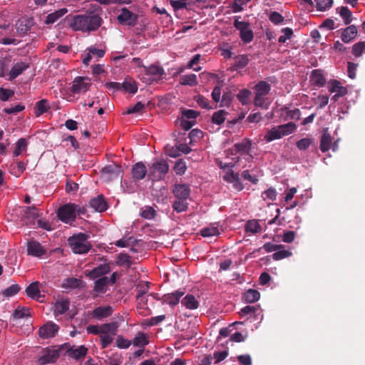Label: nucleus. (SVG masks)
<instances>
[{"instance_id": "nucleus-17", "label": "nucleus", "mask_w": 365, "mask_h": 365, "mask_svg": "<svg viewBox=\"0 0 365 365\" xmlns=\"http://www.w3.org/2000/svg\"><path fill=\"white\" fill-rule=\"evenodd\" d=\"M310 82L313 86L323 87L326 84L323 71L320 69L313 70L310 75Z\"/></svg>"}, {"instance_id": "nucleus-44", "label": "nucleus", "mask_w": 365, "mask_h": 365, "mask_svg": "<svg viewBox=\"0 0 365 365\" xmlns=\"http://www.w3.org/2000/svg\"><path fill=\"white\" fill-rule=\"evenodd\" d=\"M245 230L247 232L255 234L259 232L262 227L257 220H250L246 224Z\"/></svg>"}, {"instance_id": "nucleus-47", "label": "nucleus", "mask_w": 365, "mask_h": 365, "mask_svg": "<svg viewBox=\"0 0 365 365\" xmlns=\"http://www.w3.org/2000/svg\"><path fill=\"white\" fill-rule=\"evenodd\" d=\"M156 215H157V212H156L155 210L153 207H150V206L145 207L140 213V216L147 220L154 219Z\"/></svg>"}, {"instance_id": "nucleus-29", "label": "nucleus", "mask_w": 365, "mask_h": 365, "mask_svg": "<svg viewBox=\"0 0 365 365\" xmlns=\"http://www.w3.org/2000/svg\"><path fill=\"white\" fill-rule=\"evenodd\" d=\"M277 130H279V134L281 135V138L285 135H288L292 133H294L297 129V125L295 123L292 122H289L285 124H282L277 126Z\"/></svg>"}, {"instance_id": "nucleus-33", "label": "nucleus", "mask_w": 365, "mask_h": 365, "mask_svg": "<svg viewBox=\"0 0 365 365\" xmlns=\"http://www.w3.org/2000/svg\"><path fill=\"white\" fill-rule=\"evenodd\" d=\"M260 293L253 289H248L243 295V299L247 303H254L259 300Z\"/></svg>"}, {"instance_id": "nucleus-10", "label": "nucleus", "mask_w": 365, "mask_h": 365, "mask_svg": "<svg viewBox=\"0 0 365 365\" xmlns=\"http://www.w3.org/2000/svg\"><path fill=\"white\" fill-rule=\"evenodd\" d=\"M27 252L29 255L40 257L46 254V250L38 242L31 240L27 243Z\"/></svg>"}, {"instance_id": "nucleus-8", "label": "nucleus", "mask_w": 365, "mask_h": 365, "mask_svg": "<svg viewBox=\"0 0 365 365\" xmlns=\"http://www.w3.org/2000/svg\"><path fill=\"white\" fill-rule=\"evenodd\" d=\"M59 327L53 322H48L43 325L38 330L41 338L48 339L53 337L58 332Z\"/></svg>"}, {"instance_id": "nucleus-54", "label": "nucleus", "mask_w": 365, "mask_h": 365, "mask_svg": "<svg viewBox=\"0 0 365 365\" xmlns=\"http://www.w3.org/2000/svg\"><path fill=\"white\" fill-rule=\"evenodd\" d=\"M233 95L231 92H225L222 96L220 107H229L232 101Z\"/></svg>"}, {"instance_id": "nucleus-50", "label": "nucleus", "mask_w": 365, "mask_h": 365, "mask_svg": "<svg viewBox=\"0 0 365 365\" xmlns=\"http://www.w3.org/2000/svg\"><path fill=\"white\" fill-rule=\"evenodd\" d=\"M249 63V58L246 55H239L235 58L234 66L236 69L245 68Z\"/></svg>"}, {"instance_id": "nucleus-55", "label": "nucleus", "mask_w": 365, "mask_h": 365, "mask_svg": "<svg viewBox=\"0 0 365 365\" xmlns=\"http://www.w3.org/2000/svg\"><path fill=\"white\" fill-rule=\"evenodd\" d=\"M20 289L21 287L19 285L14 284L5 289L3 292V294L6 297H12L20 291Z\"/></svg>"}, {"instance_id": "nucleus-20", "label": "nucleus", "mask_w": 365, "mask_h": 365, "mask_svg": "<svg viewBox=\"0 0 365 365\" xmlns=\"http://www.w3.org/2000/svg\"><path fill=\"white\" fill-rule=\"evenodd\" d=\"M145 74L150 77V80L155 81L164 75L165 72L162 67L151 65L145 68Z\"/></svg>"}, {"instance_id": "nucleus-37", "label": "nucleus", "mask_w": 365, "mask_h": 365, "mask_svg": "<svg viewBox=\"0 0 365 365\" xmlns=\"http://www.w3.org/2000/svg\"><path fill=\"white\" fill-rule=\"evenodd\" d=\"M48 108V101L42 99L36 103L34 107V113L36 116H40L43 113L47 112Z\"/></svg>"}, {"instance_id": "nucleus-30", "label": "nucleus", "mask_w": 365, "mask_h": 365, "mask_svg": "<svg viewBox=\"0 0 365 365\" xmlns=\"http://www.w3.org/2000/svg\"><path fill=\"white\" fill-rule=\"evenodd\" d=\"M181 303L187 309H196L199 307V302L192 294L186 295L181 301Z\"/></svg>"}, {"instance_id": "nucleus-28", "label": "nucleus", "mask_w": 365, "mask_h": 365, "mask_svg": "<svg viewBox=\"0 0 365 365\" xmlns=\"http://www.w3.org/2000/svg\"><path fill=\"white\" fill-rule=\"evenodd\" d=\"M332 138L328 132H324L320 140L319 148L322 153L328 151L331 148Z\"/></svg>"}, {"instance_id": "nucleus-15", "label": "nucleus", "mask_w": 365, "mask_h": 365, "mask_svg": "<svg viewBox=\"0 0 365 365\" xmlns=\"http://www.w3.org/2000/svg\"><path fill=\"white\" fill-rule=\"evenodd\" d=\"M40 283L38 282H34L30 284L26 289V295L38 302H42L41 297H44V295H41L39 289Z\"/></svg>"}, {"instance_id": "nucleus-5", "label": "nucleus", "mask_w": 365, "mask_h": 365, "mask_svg": "<svg viewBox=\"0 0 365 365\" xmlns=\"http://www.w3.org/2000/svg\"><path fill=\"white\" fill-rule=\"evenodd\" d=\"M58 219L64 223L71 224L75 221V204L68 203L61 206L57 211Z\"/></svg>"}, {"instance_id": "nucleus-13", "label": "nucleus", "mask_w": 365, "mask_h": 365, "mask_svg": "<svg viewBox=\"0 0 365 365\" xmlns=\"http://www.w3.org/2000/svg\"><path fill=\"white\" fill-rule=\"evenodd\" d=\"M185 292L180 289L170 294H164L162 297L163 303H167L171 307L178 304L180 299L184 295Z\"/></svg>"}, {"instance_id": "nucleus-51", "label": "nucleus", "mask_w": 365, "mask_h": 365, "mask_svg": "<svg viewBox=\"0 0 365 365\" xmlns=\"http://www.w3.org/2000/svg\"><path fill=\"white\" fill-rule=\"evenodd\" d=\"M315 1L317 9L321 11L329 9L333 5V0H315Z\"/></svg>"}, {"instance_id": "nucleus-58", "label": "nucleus", "mask_w": 365, "mask_h": 365, "mask_svg": "<svg viewBox=\"0 0 365 365\" xmlns=\"http://www.w3.org/2000/svg\"><path fill=\"white\" fill-rule=\"evenodd\" d=\"M292 255V253L289 250H278L273 255L272 258L274 260H280L284 259L286 257H289Z\"/></svg>"}, {"instance_id": "nucleus-57", "label": "nucleus", "mask_w": 365, "mask_h": 365, "mask_svg": "<svg viewBox=\"0 0 365 365\" xmlns=\"http://www.w3.org/2000/svg\"><path fill=\"white\" fill-rule=\"evenodd\" d=\"M187 170L185 163L182 160H178L174 166V170L177 175H183Z\"/></svg>"}, {"instance_id": "nucleus-64", "label": "nucleus", "mask_w": 365, "mask_h": 365, "mask_svg": "<svg viewBox=\"0 0 365 365\" xmlns=\"http://www.w3.org/2000/svg\"><path fill=\"white\" fill-rule=\"evenodd\" d=\"M312 140L311 138H304L297 142V147L301 150H307L312 144Z\"/></svg>"}, {"instance_id": "nucleus-19", "label": "nucleus", "mask_w": 365, "mask_h": 365, "mask_svg": "<svg viewBox=\"0 0 365 365\" xmlns=\"http://www.w3.org/2000/svg\"><path fill=\"white\" fill-rule=\"evenodd\" d=\"M118 323L112 322L101 325L100 335H110L114 336L117 334Z\"/></svg>"}, {"instance_id": "nucleus-3", "label": "nucleus", "mask_w": 365, "mask_h": 365, "mask_svg": "<svg viewBox=\"0 0 365 365\" xmlns=\"http://www.w3.org/2000/svg\"><path fill=\"white\" fill-rule=\"evenodd\" d=\"M240 16H235L233 23L234 27L240 31V37L244 43H249L254 38V34L250 29V24L240 21Z\"/></svg>"}, {"instance_id": "nucleus-39", "label": "nucleus", "mask_w": 365, "mask_h": 365, "mask_svg": "<svg viewBox=\"0 0 365 365\" xmlns=\"http://www.w3.org/2000/svg\"><path fill=\"white\" fill-rule=\"evenodd\" d=\"M186 200L184 199H177L173 201L172 205L173 210L178 213L186 211L188 208V203Z\"/></svg>"}, {"instance_id": "nucleus-27", "label": "nucleus", "mask_w": 365, "mask_h": 365, "mask_svg": "<svg viewBox=\"0 0 365 365\" xmlns=\"http://www.w3.org/2000/svg\"><path fill=\"white\" fill-rule=\"evenodd\" d=\"M329 91L331 93H339V95H346L347 89L342 86L337 80H331L329 82Z\"/></svg>"}, {"instance_id": "nucleus-21", "label": "nucleus", "mask_w": 365, "mask_h": 365, "mask_svg": "<svg viewBox=\"0 0 365 365\" xmlns=\"http://www.w3.org/2000/svg\"><path fill=\"white\" fill-rule=\"evenodd\" d=\"M357 35V29L354 25H351L346 29H344L341 33V38L344 43H349Z\"/></svg>"}, {"instance_id": "nucleus-22", "label": "nucleus", "mask_w": 365, "mask_h": 365, "mask_svg": "<svg viewBox=\"0 0 365 365\" xmlns=\"http://www.w3.org/2000/svg\"><path fill=\"white\" fill-rule=\"evenodd\" d=\"M110 272L109 264H102L93 269L88 274L91 278H97Z\"/></svg>"}, {"instance_id": "nucleus-46", "label": "nucleus", "mask_w": 365, "mask_h": 365, "mask_svg": "<svg viewBox=\"0 0 365 365\" xmlns=\"http://www.w3.org/2000/svg\"><path fill=\"white\" fill-rule=\"evenodd\" d=\"M280 138H282L281 135L279 134L277 126H274L272 129L267 130L266 135H264V139L267 142H271L274 140Z\"/></svg>"}, {"instance_id": "nucleus-24", "label": "nucleus", "mask_w": 365, "mask_h": 365, "mask_svg": "<svg viewBox=\"0 0 365 365\" xmlns=\"http://www.w3.org/2000/svg\"><path fill=\"white\" fill-rule=\"evenodd\" d=\"M68 12V9L66 8L60 9L55 11L53 13L47 15L44 24L46 25L52 24L58 21L60 18L64 16Z\"/></svg>"}, {"instance_id": "nucleus-62", "label": "nucleus", "mask_w": 365, "mask_h": 365, "mask_svg": "<svg viewBox=\"0 0 365 365\" xmlns=\"http://www.w3.org/2000/svg\"><path fill=\"white\" fill-rule=\"evenodd\" d=\"M135 240L133 237H129L128 238H122L115 242V245L118 247H127L130 245L134 243Z\"/></svg>"}, {"instance_id": "nucleus-1", "label": "nucleus", "mask_w": 365, "mask_h": 365, "mask_svg": "<svg viewBox=\"0 0 365 365\" xmlns=\"http://www.w3.org/2000/svg\"><path fill=\"white\" fill-rule=\"evenodd\" d=\"M102 22L103 19L98 14L91 11L72 16L69 26L73 31L89 33L98 30Z\"/></svg>"}, {"instance_id": "nucleus-38", "label": "nucleus", "mask_w": 365, "mask_h": 365, "mask_svg": "<svg viewBox=\"0 0 365 365\" xmlns=\"http://www.w3.org/2000/svg\"><path fill=\"white\" fill-rule=\"evenodd\" d=\"M284 247L282 245H274L272 242L265 243L262 247H259L255 250L252 253H250L247 255V257L251 256L255 254L256 252H260L262 249H264L267 252H276L278 250H280Z\"/></svg>"}, {"instance_id": "nucleus-6", "label": "nucleus", "mask_w": 365, "mask_h": 365, "mask_svg": "<svg viewBox=\"0 0 365 365\" xmlns=\"http://www.w3.org/2000/svg\"><path fill=\"white\" fill-rule=\"evenodd\" d=\"M138 19V16L128 10L126 7H123L120 10V13L117 17L118 21L120 24L130 26H134L137 24Z\"/></svg>"}, {"instance_id": "nucleus-2", "label": "nucleus", "mask_w": 365, "mask_h": 365, "mask_svg": "<svg viewBox=\"0 0 365 365\" xmlns=\"http://www.w3.org/2000/svg\"><path fill=\"white\" fill-rule=\"evenodd\" d=\"M89 236L85 233L79 232L68 239V245L75 254L83 255L88 252L92 246L88 242Z\"/></svg>"}, {"instance_id": "nucleus-32", "label": "nucleus", "mask_w": 365, "mask_h": 365, "mask_svg": "<svg viewBox=\"0 0 365 365\" xmlns=\"http://www.w3.org/2000/svg\"><path fill=\"white\" fill-rule=\"evenodd\" d=\"M28 142L25 138H20L15 144V149L13 153V157H18L23 152L27 150Z\"/></svg>"}, {"instance_id": "nucleus-14", "label": "nucleus", "mask_w": 365, "mask_h": 365, "mask_svg": "<svg viewBox=\"0 0 365 365\" xmlns=\"http://www.w3.org/2000/svg\"><path fill=\"white\" fill-rule=\"evenodd\" d=\"M89 205L95 211L98 212H104L108 208V204L103 195H98L90 200Z\"/></svg>"}, {"instance_id": "nucleus-26", "label": "nucleus", "mask_w": 365, "mask_h": 365, "mask_svg": "<svg viewBox=\"0 0 365 365\" xmlns=\"http://www.w3.org/2000/svg\"><path fill=\"white\" fill-rule=\"evenodd\" d=\"M70 302L68 300L58 301L54 304L53 314L55 317L65 314L69 309Z\"/></svg>"}, {"instance_id": "nucleus-16", "label": "nucleus", "mask_w": 365, "mask_h": 365, "mask_svg": "<svg viewBox=\"0 0 365 365\" xmlns=\"http://www.w3.org/2000/svg\"><path fill=\"white\" fill-rule=\"evenodd\" d=\"M113 312L110 306L98 307L94 309L91 313L93 318L98 320H102L104 318L110 317Z\"/></svg>"}, {"instance_id": "nucleus-48", "label": "nucleus", "mask_w": 365, "mask_h": 365, "mask_svg": "<svg viewBox=\"0 0 365 365\" xmlns=\"http://www.w3.org/2000/svg\"><path fill=\"white\" fill-rule=\"evenodd\" d=\"M200 234L202 237H212L220 235V231L217 227L210 226L204 227L201 230Z\"/></svg>"}, {"instance_id": "nucleus-9", "label": "nucleus", "mask_w": 365, "mask_h": 365, "mask_svg": "<svg viewBox=\"0 0 365 365\" xmlns=\"http://www.w3.org/2000/svg\"><path fill=\"white\" fill-rule=\"evenodd\" d=\"M101 172L103 175H107L109 180L117 179L123 176L121 166L117 164L108 165L102 169Z\"/></svg>"}, {"instance_id": "nucleus-25", "label": "nucleus", "mask_w": 365, "mask_h": 365, "mask_svg": "<svg viewBox=\"0 0 365 365\" xmlns=\"http://www.w3.org/2000/svg\"><path fill=\"white\" fill-rule=\"evenodd\" d=\"M255 93L265 96L268 95L271 91V86L264 81H260L254 86Z\"/></svg>"}, {"instance_id": "nucleus-63", "label": "nucleus", "mask_w": 365, "mask_h": 365, "mask_svg": "<svg viewBox=\"0 0 365 365\" xmlns=\"http://www.w3.org/2000/svg\"><path fill=\"white\" fill-rule=\"evenodd\" d=\"M195 101L197 103V104L202 108L208 110H211L213 108L212 106H210L208 100L202 96L200 95L196 96Z\"/></svg>"}, {"instance_id": "nucleus-34", "label": "nucleus", "mask_w": 365, "mask_h": 365, "mask_svg": "<svg viewBox=\"0 0 365 365\" xmlns=\"http://www.w3.org/2000/svg\"><path fill=\"white\" fill-rule=\"evenodd\" d=\"M58 358V354L55 351H46L38 359L41 365L54 362Z\"/></svg>"}, {"instance_id": "nucleus-59", "label": "nucleus", "mask_w": 365, "mask_h": 365, "mask_svg": "<svg viewBox=\"0 0 365 365\" xmlns=\"http://www.w3.org/2000/svg\"><path fill=\"white\" fill-rule=\"evenodd\" d=\"M118 263L120 264H125L128 267H130L132 264L131 257L129 255L125 253H120L118 257Z\"/></svg>"}, {"instance_id": "nucleus-56", "label": "nucleus", "mask_w": 365, "mask_h": 365, "mask_svg": "<svg viewBox=\"0 0 365 365\" xmlns=\"http://www.w3.org/2000/svg\"><path fill=\"white\" fill-rule=\"evenodd\" d=\"M283 35L280 36L278 38V41L281 43H285L287 40L290 39L293 35V31L290 28H284L282 29Z\"/></svg>"}, {"instance_id": "nucleus-12", "label": "nucleus", "mask_w": 365, "mask_h": 365, "mask_svg": "<svg viewBox=\"0 0 365 365\" xmlns=\"http://www.w3.org/2000/svg\"><path fill=\"white\" fill-rule=\"evenodd\" d=\"M173 192L177 199L187 200L190 197V189L186 184H176L174 185Z\"/></svg>"}, {"instance_id": "nucleus-60", "label": "nucleus", "mask_w": 365, "mask_h": 365, "mask_svg": "<svg viewBox=\"0 0 365 365\" xmlns=\"http://www.w3.org/2000/svg\"><path fill=\"white\" fill-rule=\"evenodd\" d=\"M277 195V192L276 190L273 187H269L267 190L262 192V197L264 200L269 199L272 201H274L276 200Z\"/></svg>"}, {"instance_id": "nucleus-7", "label": "nucleus", "mask_w": 365, "mask_h": 365, "mask_svg": "<svg viewBox=\"0 0 365 365\" xmlns=\"http://www.w3.org/2000/svg\"><path fill=\"white\" fill-rule=\"evenodd\" d=\"M91 86L90 80L87 78L78 76L73 81L71 91L74 94H80L86 92Z\"/></svg>"}, {"instance_id": "nucleus-53", "label": "nucleus", "mask_w": 365, "mask_h": 365, "mask_svg": "<svg viewBox=\"0 0 365 365\" xmlns=\"http://www.w3.org/2000/svg\"><path fill=\"white\" fill-rule=\"evenodd\" d=\"M365 51V41H359L352 46V53L356 57H359L361 56L363 52Z\"/></svg>"}, {"instance_id": "nucleus-11", "label": "nucleus", "mask_w": 365, "mask_h": 365, "mask_svg": "<svg viewBox=\"0 0 365 365\" xmlns=\"http://www.w3.org/2000/svg\"><path fill=\"white\" fill-rule=\"evenodd\" d=\"M147 169L143 163L138 162L133 165L131 175L134 181H139L143 180L145 177Z\"/></svg>"}, {"instance_id": "nucleus-35", "label": "nucleus", "mask_w": 365, "mask_h": 365, "mask_svg": "<svg viewBox=\"0 0 365 365\" xmlns=\"http://www.w3.org/2000/svg\"><path fill=\"white\" fill-rule=\"evenodd\" d=\"M227 115L228 112L225 110H217L212 114V123L220 125L225 122Z\"/></svg>"}, {"instance_id": "nucleus-41", "label": "nucleus", "mask_w": 365, "mask_h": 365, "mask_svg": "<svg viewBox=\"0 0 365 365\" xmlns=\"http://www.w3.org/2000/svg\"><path fill=\"white\" fill-rule=\"evenodd\" d=\"M82 283V280L74 278V277H70L66 278L64 279L62 287L63 288H69V289H76L81 286Z\"/></svg>"}, {"instance_id": "nucleus-45", "label": "nucleus", "mask_w": 365, "mask_h": 365, "mask_svg": "<svg viewBox=\"0 0 365 365\" xmlns=\"http://www.w3.org/2000/svg\"><path fill=\"white\" fill-rule=\"evenodd\" d=\"M339 14L343 19L344 23L347 25L349 24L352 21V13L346 6H342L340 8Z\"/></svg>"}, {"instance_id": "nucleus-31", "label": "nucleus", "mask_w": 365, "mask_h": 365, "mask_svg": "<svg viewBox=\"0 0 365 365\" xmlns=\"http://www.w3.org/2000/svg\"><path fill=\"white\" fill-rule=\"evenodd\" d=\"M88 349L84 346H80L76 348H71L68 350L70 356L75 359H79L85 356L87 354Z\"/></svg>"}, {"instance_id": "nucleus-61", "label": "nucleus", "mask_w": 365, "mask_h": 365, "mask_svg": "<svg viewBox=\"0 0 365 365\" xmlns=\"http://www.w3.org/2000/svg\"><path fill=\"white\" fill-rule=\"evenodd\" d=\"M14 95V92L8 88H0V100L6 101Z\"/></svg>"}, {"instance_id": "nucleus-4", "label": "nucleus", "mask_w": 365, "mask_h": 365, "mask_svg": "<svg viewBox=\"0 0 365 365\" xmlns=\"http://www.w3.org/2000/svg\"><path fill=\"white\" fill-rule=\"evenodd\" d=\"M169 171V165L165 160L154 163L149 168L148 178L152 180H160Z\"/></svg>"}, {"instance_id": "nucleus-49", "label": "nucleus", "mask_w": 365, "mask_h": 365, "mask_svg": "<svg viewBox=\"0 0 365 365\" xmlns=\"http://www.w3.org/2000/svg\"><path fill=\"white\" fill-rule=\"evenodd\" d=\"M30 315V309L26 307H18L14 312L12 317L15 319H22Z\"/></svg>"}, {"instance_id": "nucleus-36", "label": "nucleus", "mask_w": 365, "mask_h": 365, "mask_svg": "<svg viewBox=\"0 0 365 365\" xmlns=\"http://www.w3.org/2000/svg\"><path fill=\"white\" fill-rule=\"evenodd\" d=\"M122 90L134 94L137 92L138 87L135 81L131 78H125V81L122 83Z\"/></svg>"}, {"instance_id": "nucleus-43", "label": "nucleus", "mask_w": 365, "mask_h": 365, "mask_svg": "<svg viewBox=\"0 0 365 365\" xmlns=\"http://www.w3.org/2000/svg\"><path fill=\"white\" fill-rule=\"evenodd\" d=\"M251 94L252 93L250 90L246 88L242 89L237 93V98L243 106H246L249 103V98Z\"/></svg>"}, {"instance_id": "nucleus-42", "label": "nucleus", "mask_w": 365, "mask_h": 365, "mask_svg": "<svg viewBox=\"0 0 365 365\" xmlns=\"http://www.w3.org/2000/svg\"><path fill=\"white\" fill-rule=\"evenodd\" d=\"M31 24L29 20L19 21L16 23V30L20 35H25L31 29Z\"/></svg>"}, {"instance_id": "nucleus-40", "label": "nucleus", "mask_w": 365, "mask_h": 365, "mask_svg": "<svg viewBox=\"0 0 365 365\" xmlns=\"http://www.w3.org/2000/svg\"><path fill=\"white\" fill-rule=\"evenodd\" d=\"M180 83L182 85L195 86L197 85V76L193 73L182 76L180 79Z\"/></svg>"}, {"instance_id": "nucleus-23", "label": "nucleus", "mask_w": 365, "mask_h": 365, "mask_svg": "<svg viewBox=\"0 0 365 365\" xmlns=\"http://www.w3.org/2000/svg\"><path fill=\"white\" fill-rule=\"evenodd\" d=\"M109 283V277H102L95 281L93 291L97 294H104L107 290V286Z\"/></svg>"}, {"instance_id": "nucleus-18", "label": "nucleus", "mask_w": 365, "mask_h": 365, "mask_svg": "<svg viewBox=\"0 0 365 365\" xmlns=\"http://www.w3.org/2000/svg\"><path fill=\"white\" fill-rule=\"evenodd\" d=\"M29 67V64L25 62H16L14 63L9 71V80H13L21 75L25 70Z\"/></svg>"}, {"instance_id": "nucleus-52", "label": "nucleus", "mask_w": 365, "mask_h": 365, "mask_svg": "<svg viewBox=\"0 0 365 365\" xmlns=\"http://www.w3.org/2000/svg\"><path fill=\"white\" fill-rule=\"evenodd\" d=\"M148 344L146 335L140 332L133 339V344L136 346H145Z\"/></svg>"}]
</instances>
